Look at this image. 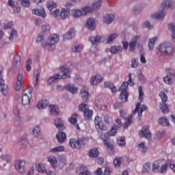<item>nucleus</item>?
Masks as SVG:
<instances>
[{
	"label": "nucleus",
	"mask_w": 175,
	"mask_h": 175,
	"mask_svg": "<svg viewBox=\"0 0 175 175\" xmlns=\"http://www.w3.org/2000/svg\"><path fill=\"white\" fill-rule=\"evenodd\" d=\"M25 166H27V161L24 159H16L14 162V168L17 173L21 175L26 174Z\"/></svg>",
	"instance_id": "4"
},
{
	"label": "nucleus",
	"mask_w": 175,
	"mask_h": 175,
	"mask_svg": "<svg viewBox=\"0 0 175 175\" xmlns=\"http://www.w3.org/2000/svg\"><path fill=\"white\" fill-rule=\"evenodd\" d=\"M98 155H99V151L96 148L90 150L89 152V157H90V158H96Z\"/></svg>",
	"instance_id": "47"
},
{
	"label": "nucleus",
	"mask_w": 175,
	"mask_h": 175,
	"mask_svg": "<svg viewBox=\"0 0 175 175\" xmlns=\"http://www.w3.org/2000/svg\"><path fill=\"white\" fill-rule=\"evenodd\" d=\"M138 94H139V100L143 103L144 100V93H143V88L141 85L138 86Z\"/></svg>",
	"instance_id": "52"
},
{
	"label": "nucleus",
	"mask_w": 175,
	"mask_h": 175,
	"mask_svg": "<svg viewBox=\"0 0 175 175\" xmlns=\"http://www.w3.org/2000/svg\"><path fill=\"white\" fill-rule=\"evenodd\" d=\"M27 144H28V141L25 137H21L18 140V146H21V150L27 147Z\"/></svg>",
	"instance_id": "37"
},
{
	"label": "nucleus",
	"mask_w": 175,
	"mask_h": 175,
	"mask_svg": "<svg viewBox=\"0 0 175 175\" xmlns=\"http://www.w3.org/2000/svg\"><path fill=\"white\" fill-rule=\"evenodd\" d=\"M44 39H46V34L43 33H40L37 39H36V42H38V43H44Z\"/></svg>",
	"instance_id": "60"
},
{
	"label": "nucleus",
	"mask_w": 175,
	"mask_h": 175,
	"mask_svg": "<svg viewBox=\"0 0 175 175\" xmlns=\"http://www.w3.org/2000/svg\"><path fill=\"white\" fill-rule=\"evenodd\" d=\"M9 88L5 84V81L2 79V70H0V91L1 94L6 96L8 95Z\"/></svg>",
	"instance_id": "9"
},
{
	"label": "nucleus",
	"mask_w": 175,
	"mask_h": 175,
	"mask_svg": "<svg viewBox=\"0 0 175 175\" xmlns=\"http://www.w3.org/2000/svg\"><path fill=\"white\" fill-rule=\"evenodd\" d=\"M126 88H128V82H124L120 86L118 91H120V92H127Z\"/></svg>",
	"instance_id": "64"
},
{
	"label": "nucleus",
	"mask_w": 175,
	"mask_h": 175,
	"mask_svg": "<svg viewBox=\"0 0 175 175\" xmlns=\"http://www.w3.org/2000/svg\"><path fill=\"white\" fill-rule=\"evenodd\" d=\"M70 16V10L69 9H62L60 12V17L62 20H65V18H68Z\"/></svg>",
	"instance_id": "23"
},
{
	"label": "nucleus",
	"mask_w": 175,
	"mask_h": 175,
	"mask_svg": "<svg viewBox=\"0 0 175 175\" xmlns=\"http://www.w3.org/2000/svg\"><path fill=\"white\" fill-rule=\"evenodd\" d=\"M159 124L163 125V126H169L170 125L169 120L165 116L159 119Z\"/></svg>",
	"instance_id": "44"
},
{
	"label": "nucleus",
	"mask_w": 175,
	"mask_h": 175,
	"mask_svg": "<svg viewBox=\"0 0 175 175\" xmlns=\"http://www.w3.org/2000/svg\"><path fill=\"white\" fill-rule=\"evenodd\" d=\"M100 139L103 140V143L105 146H106V147L110 148V150H113V148H114V146L112 144H110V143H109L108 138L106 136V134H102L100 135Z\"/></svg>",
	"instance_id": "21"
},
{
	"label": "nucleus",
	"mask_w": 175,
	"mask_h": 175,
	"mask_svg": "<svg viewBox=\"0 0 175 175\" xmlns=\"http://www.w3.org/2000/svg\"><path fill=\"white\" fill-rule=\"evenodd\" d=\"M163 81L168 85H173V79H172V75H167L163 78Z\"/></svg>",
	"instance_id": "55"
},
{
	"label": "nucleus",
	"mask_w": 175,
	"mask_h": 175,
	"mask_svg": "<svg viewBox=\"0 0 175 175\" xmlns=\"http://www.w3.org/2000/svg\"><path fill=\"white\" fill-rule=\"evenodd\" d=\"M92 110L88 108V109H85L83 113V117L85 120H92V114H93Z\"/></svg>",
	"instance_id": "28"
},
{
	"label": "nucleus",
	"mask_w": 175,
	"mask_h": 175,
	"mask_svg": "<svg viewBox=\"0 0 175 175\" xmlns=\"http://www.w3.org/2000/svg\"><path fill=\"white\" fill-rule=\"evenodd\" d=\"M80 95L83 100V102H87L90 99V93L86 89H82L80 92Z\"/></svg>",
	"instance_id": "22"
},
{
	"label": "nucleus",
	"mask_w": 175,
	"mask_h": 175,
	"mask_svg": "<svg viewBox=\"0 0 175 175\" xmlns=\"http://www.w3.org/2000/svg\"><path fill=\"white\" fill-rule=\"evenodd\" d=\"M131 124H132V115H130L128 116L127 120L123 125L124 129H126L128 128V126H129V125H131Z\"/></svg>",
	"instance_id": "63"
},
{
	"label": "nucleus",
	"mask_w": 175,
	"mask_h": 175,
	"mask_svg": "<svg viewBox=\"0 0 175 175\" xmlns=\"http://www.w3.org/2000/svg\"><path fill=\"white\" fill-rule=\"evenodd\" d=\"M59 79L60 78L58 76V74L55 75L53 77H51L48 79V83L53 84V83H57V80H59Z\"/></svg>",
	"instance_id": "59"
},
{
	"label": "nucleus",
	"mask_w": 175,
	"mask_h": 175,
	"mask_svg": "<svg viewBox=\"0 0 175 175\" xmlns=\"http://www.w3.org/2000/svg\"><path fill=\"white\" fill-rule=\"evenodd\" d=\"M147 107L146 105H141L140 103H137L135 109L133 111V114H136V113H138L139 117H142L143 114V111H146L147 110Z\"/></svg>",
	"instance_id": "11"
},
{
	"label": "nucleus",
	"mask_w": 175,
	"mask_h": 175,
	"mask_svg": "<svg viewBox=\"0 0 175 175\" xmlns=\"http://www.w3.org/2000/svg\"><path fill=\"white\" fill-rule=\"evenodd\" d=\"M23 83V74H18L17 77V81L15 86L16 91H20L21 88V84Z\"/></svg>",
	"instance_id": "25"
},
{
	"label": "nucleus",
	"mask_w": 175,
	"mask_h": 175,
	"mask_svg": "<svg viewBox=\"0 0 175 175\" xmlns=\"http://www.w3.org/2000/svg\"><path fill=\"white\" fill-rule=\"evenodd\" d=\"M32 99V90L29 88L25 89L23 92L22 105H27L31 103Z\"/></svg>",
	"instance_id": "5"
},
{
	"label": "nucleus",
	"mask_w": 175,
	"mask_h": 175,
	"mask_svg": "<svg viewBox=\"0 0 175 175\" xmlns=\"http://www.w3.org/2000/svg\"><path fill=\"white\" fill-rule=\"evenodd\" d=\"M173 5V1L172 0H164L163 2L161 3V8L163 10L169 9V8L172 7Z\"/></svg>",
	"instance_id": "38"
},
{
	"label": "nucleus",
	"mask_w": 175,
	"mask_h": 175,
	"mask_svg": "<svg viewBox=\"0 0 175 175\" xmlns=\"http://www.w3.org/2000/svg\"><path fill=\"white\" fill-rule=\"evenodd\" d=\"M159 96L161 99V103H166V102H167V95L165 94V92H161L159 94Z\"/></svg>",
	"instance_id": "62"
},
{
	"label": "nucleus",
	"mask_w": 175,
	"mask_h": 175,
	"mask_svg": "<svg viewBox=\"0 0 175 175\" xmlns=\"http://www.w3.org/2000/svg\"><path fill=\"white\" fill-rule=\"evenodd\" d=\"M64 151H65V147H64L62 146L55 147V148H53L50 150V152H52L54 154H55L57 152H64Z\"/></svg>",
	"instance_id": "48"
},
{
	"label": "nucleus",
	"mask_w": 175,
	"mask_h": 175,
	"mask_svg": "<svg viewBox=\"0 0 175 175\" xmlns=\"http://www.w3.org/2000/svg\"><path fill=\"white\" fill-rule=\"evenodd\" d=\"M75 33H76V30L75 28H70L68 31L63 35V40H70L74 36Z\"/></svg>",
	"instance_id": "12"
},
{
	"label": "nucleus",
	"mask_w": 175,
	"mask_h": 175,
	"mask_svg": "<svg viewBox=\"0 0 175 175\" xmlns=\"http://www.w3.org/2000/svg\"><path fill=\"white\" fill-rule=\"evenodd\" d=\"M128 92H120V98L121 100H122V102H128Z\"/></svg>",
	"instance_id": "61"
},
{
	"label": "nucleus",
	"mask_w": 175,
	"mask_h": 175,
	"mask_svg": "<svg viewBox=\"0 0 175 175\" xmlns=\"http://www.w3.org/2000/svg\"><path fill=\"white\" fill-rule=\"evenodd\" d=\"M81 11L83 16H87V14L91 13V12H94V10L91 6H85L81 9Z\"/></svg>",
	"instance_id": "43"
},
{
	"label": "nucleus",
	"mask_w": 175,
	"mask_h": 175,
	"mask_svg": "<svg viewBox=\"0 0 175 175\" xmlns=\"http://www.w3.org/2000/svg\"><path fill=\"white\" fill-rule=\"evenodd\" d=\"M51 29V27H50V25L49 23H44L42 25V32L41 33H44L45 35L46 33H50V30Z\"/></svg>",
	"instance_id": "40"
},
{
	"label": "nucleus",
	"mask_w": 175,
	"mask_h": 175,
	"mask_svg": "<svg viewBox=\"0 0 175 175\" xmlns=\"http://www.w3.org/2000/svg\"><path fill=\"white\" fill-rule=\"evenodd\" d=\"M69 122L72 125H75V128L79 131L80 129V126H79V124H77V114H74L71 116V118L69 119Z\"/></svg>",
	"instance_id": "27"
},
{
	"label": "nucleus",
	"mask_w": 175,
	"mask_h": 175,
	"mask_svg": "<svg viewBox=\"0 0 175 175\" xmlns=\"http://www.w3.org/2000/svg\"><path fill=\"white\" fill-rule=\"evenodd\" d=\"M102 80H103V77L97 74L91 77L90 84H92V85H98L100 83H102Z\"/></svg>",
	"instance_id": "13"
},
{
	"label": "nucleus",
	"mask_w": 175,
	"mask_h": 175,
	"mask_svg": "<svg viewBox=\"0 0 175 175\" xmlns=\"http://www.w3.org/2000/svg\"><path fill=\"white\" fill-rule=\"evenodd\" d=\"M55 125L59 131H62V129L65 128L64 126V121H62V119L61 118H57L55 120Z\"/></svg>",
	"instance_id": "30"
},
{
	"label": "nucleus",
	"mask_w": 175,
	"mask_h": 175,
	"mask_svg": "<svg viewBox=\"0 0 175 175\" xmlns=\"http://www.w3.org/2000/svg\"><path fill=\"white\" fill-rule=\"evenodd\" d=\"M12 66L14 68H20L21 66V56L16 55L13 60Z\"/></svg>",
	"instance_id": "19"
},
{
	"label": "nucleus",
	"mask_w": 175,
	"mask_h": 175,
	"mask_svg": "<svg viewBox=\"0 0 175 175\" xmlns=\"http://www.w3.org/2000/svg\"><path fill=\"white\" fill-rule=\"evenodd\" d=\"M139 135L146 139H151V131L147 127H143L141 131H139Z\"/></svg>",
	"instance_id": "16"
},
{
	"label": "nucleus",
	"mask_w": 175,
	"mask_h": 175,
	"mask_svg": "<svg viewBox=\"0 0 175 175\" xmlns=\"http://www.w3.org/2000/svg\"><path fill=\"white\" fill-rule=\"evenodd\" d=\"M102 6V0H95L94 2L92 3V8L93 10H95L96 9H99Z\"/></svg>",
	"instance_id": "56"
},
{
	"label": "nucleus",
	"mask_w": 175,
	"mask_h": 175,
	"mask_svg": "<svg viewBox=\"0 0 175 175\" xmlns=\"http://www.w3.org/2000/svg\"><path fill=\"white\" fill-rule=\"evenodd\" d=\"M71 16L74 18H79V17H81V16H83V15L81 10L79 9H73L71 10Z\"/></svg>",
	"instance_id": "24"
},
{
	"label": "nucleus",
	"mask_w": 175,
	"mask_h": 175,
	"mask_svg": "<svg viewBox=\"0 0 175 175\" xmlns=\"http://www.w3.org/2000/svg\"><path fill=\"white\" fill-rule=\"evenodd\" d=\"M49 106V101L47 100H42L38 103L37 107L38 109H45V107H47Z\"/></svg>",
	"instance_id": "42"
},
{
	"label": "nucleus",
	"mask_w": 175,
	"mask_h": 175,
	"mask_svg": "<svg viewBox=\"0 0 175 175\" xmlns=\"http://www.w3.org/2000/svg\"><path fill=\"white\" fill-rule=\"evenodd\" d=\"M66 88L67 91H69L71 94H77V91H79V88L70 84L66 85Z\"/></svg>",
	"instance_id": "35"
},
{
	"label": "nucleus",
	"mask_w": 175,
	"mask_h": 175,
	"mask_svg": "<svg viewBox=\"0 0 175 175\" xmlns=\"http://www.w3.org/2000/svg\"><path fill=\"white\" fill-rule=\"evenodd\" d=\"M36 169L38 172V173H47V170H46V167H44V164L43 163L36 164Z\"/></svg>",
	"instance_id": "31"
},
{
	"label": "nucleus",
	"mask_w": 175,
	"mask_h": 175,
	"mask_svg": "<svg viewBox=\"0 0 175 175\" xmlns=\"http://www.w3.org/2000/svg\"><path fill=\"white\" fill-rule=\"evenodd\" d=\"M165 16H166V14L165 13V11L162 10L152 14V18H157V20H163V18H165Z\"/></svg>",
	"instance_id": "20"
},
{
	"label": "nucleus",
	"mask_w": 175,
	"mask_h": 175,
	"mask_svg": "<svg viewBox=\"0 0 175 175\" xmlns=\"http://www.w3.org/2000/svg\"><path fill=\"white\" fill-rule=\"evenodd\" d=\"M94 124L96 125V129L97 131H105L106 129V127L103 124V122L102 121V118L99 116H96L94 120Z\"/></svg>",
	"instance_id": "10"
},
{
	"label": "nucleus",
	"mask_w": 175,
	"mask_h": 175,
	"mask_svg": "<svg viewBox=\"0 0 175 175\" xmlns=\"http://www.w3.org/2000/svg\"><path fill=\"white\" fill-rule=\"evenodd\" d=\"M159 109L162 111L163 114H167L169 113V105L166 103H161L159 106Z\"/></svg>",
	"instance_id": "36"
},
{
	"label": "nucleus",
	"mask_w": 175,
	"mask_h": 175,
	"mask_svg": "<svg viewBox=\"0 0 175 175\" xmlns=\"http://www.w3.org/2000/svg\"><path fill=\"white\" fill-rule=\"evenodd\" d=\"M48 162H49L52 166V167H57V159L51 156L47 158Z\"/></svg>",
	"instance_id": "51"
},
{
	"label": "nucleus",
	"mask_w": 175,
	"mask_h": 175,
	"mask_svg": "<svg viewBox=\"0 0 175 175\" xmlns=\"http://www.w3.org/2000/svg\"><path fill=\"white\" fill-rule=\"evenodd\" d=\"M168 29H170V31L172 33L171 36H172V40L174 42H175V25H174V24L170 23L168 25Z\"/></svg>",
	"instance_id": "50"
},
{
	"label": "nucleus",
	"mask_w": 175,
	"mask_h": 175,
	"mask_svg": "<svg viewBox=\"0 0 175 175\" xmlns=\"http://www.w3.org/2000/svg\"><path fill=\"white\" fill-rule=\"evenodd\" d=\"M83 144V139H75V138H71L69 140V146L72 148H77V149H80L81 148Z\"/></svg>",
	"instance_id": "8"
},
{
	"label": "nucleus",
	"mask_w": 175,
	"mask_h": 175,
	"mask_svg": "<svg viewBox=\"0 0 175 175\" xmlns=\"http://www.w3.org/2000/svg\"><path fill=\"white\" fill-rule=\"evenodd\" d=\"M115 16L113 14H105L103 18V21L104 24H107L109 25V24H111L113 21H114Z\"/></svg>",
	"instance_id": "15"
},
{
	"label": "nucleus",
	"mask_w": 175,
	"mask_h": 175,
	"mask_svg": "<svg viewBox=\"0 0 175 175\" xmlns=\"http://www.w3.org/2000/svg\"><path fill=\"white\" fill-rule=\"evenodd\" d=\"M122 161L124 159L122 157H117L113 160V165L115 167H120L121 166V163H122Z\"/></svg>",
	"instance_id": "54"
},
{
	"label": "nucleus",
	"mask_w": 175,
	"mask_h": 175,
	"mask_svg": "<svg viewBox=\"0 0 175 175\" xmlns=\"http://www.w3.org/2000/svg\"><path fill=\"white\" fill-rule=\"evenodd\" d=\"M117 144L120 147H125V145L126 144V142L125 141V137H120L118 138Z\"/></svg>",
	"instance_id": "57"
},
{
	"label": "nucleus",
	"mask_w": 175,
	"mask_h": 175,
	"mask_svg": "<svg viewBox=\"0 0 175 175\" xmlns=\"http://www.w3.org/2000/svg\"><path fill=\"white\" fill-rule=\"evenodd\" d=\"M173 46L170 43H161L157 46V54H160L162 56L171 55V54H173Z\"/></svg>",
	"instance_id": "3"
},
{
	"label": "nucleus",
	"mask_w": 175,
	"mask_h": 175,
	"mask_svg": "<svg viewBox=\"0 0 175 175\" xmlns=\"http://www.w3.org/2000/svg\"><path fill=\"white\" fill-rule=\"evenodd\" d=\"M70 68L68 66H62L60 68V72L59 74H57V76L59 77V79H69L70 77Z\"/></svg>",
	"instance_id": "7"
},
{
	"label": "nucleus",
	"mask_w": 175,
	"mask_h": 175,
	"mask_svg": "<svg viewBox=\"0 0 175 175\" xmlns=\"http://www.w3.org/2000/svg\"><path fill=\"white\" fill-rule=\"evenodd\" d=\"M33 135L35 136V137H39V136L42 135V131L39 126H36L33 129Z\"/></svg>",
	"instance_id": "45"
},
{
	"label": "nucleus",
	"mask_w": 175,
	"mask_h": 175,
	"mask_svg": "<svg viewBox=\"0 0 175 175\" xmlns=\"http://www.w3.org/2000/svg\"><path fill=\"white\" fill-rule=\"evenodd\" d=\"M136 46H140V36H134L129 44V51L133 53L136 49Z\"/></svg>",
	"instance_id": "6"
},
{
	"label": "nucleus",
	"mask_w": 175,
	"mask_h": 175,
	"mask_svg": "<svg viewBox=\"0 0 175 175\" xmlns=\"http://www.w3.org/2000/svg\"><path fill=\"white\" fill-rule=\"evenodd\" d=\"M100 39H102V36H96L95 37H90V41L91 42L92 44H93V46H98V44L100 43Z\"/></svg>",
	"instance_id": "26"
},
{
	"label": "nucleus",
	"mask_w": 175,
	"mask_h": 175,
	"mask_svg": "<svg viewBox=\"0 0 175 175\" xmlns=\"http://www.w3.org/2000/svg\"><path fill=\"white\" fill-rule=\"evenodd\" d=\"M137 148L142 154H146V152H147V146H146L145 142H140L138 144Z\"/></svg>",
	"instance_id": "39"
},
{
	"label": "nucleus",
	"mask_w": 175,
	"mask_h": 175,
	"mask_svg": "<svg viewBox=\"0 0 175 175\" xmlns=\"http://www.w3.org/2000/svg\"><path fill=\"white\" fill-rule=\"evenodd\" d=\"M33 14H36V16H39V17H42V18H45V17L47 16L46 14V11H44V8L43 7H41L38 9H33L32 10Z\"/></svg>",
	"instance_id": "14"
},
{
	"label": "nucleus",
	"mask_w": 175,
	"mask_h": 175,
	"mask_svg": "<svg viewBox=\"0 0 175 175\" xmlns=\"http://www.w3.org/2000/svg\"><path fill=\"white\" fill-rule=\"evenodd\" d=\"M86 27L88 29H94L95 28V19L90 18L86 21Z\"/></svg>",
	"instance_id": "29"
},
{
	"label": "nucleus",
	"mask_w": 175,
	"mask_h": 175,
	"mask_svg": "<svg viewBox=\"0 0 175 175\" xmlns=\"http://www.w3.org/2000/svg\"><path fill=\"white\" fill-rule=\"evenodd\" d=\"M14 114L15 115V125H20V122L21 121V116H20V111L18 110V107H14Z\"/></svg>",
	"instance_id": "18"
},
{
	"label": "nucleus",
	"mask_w": 175,
	"mask_h": 175,
	"mask_svg": "<svg viewBox=\"0 0 175 175\" xmlns=\"http://www.w3.org/2000/svg\"><path fill=\"white\" fill-rule=\"evenodd\" d=\"M46 8L50 10V12H51L53 9L57 8V3H55L53 0H49L46 2Z\"/></svg>",
	"instance_id": "41"
},
{
	"label": "nucleus",
	"mask_w": 175,
	"mask_h": 175,
	"mask_svg": "<svg viewBox=\"0 0 175 175\" xmlns=\"http://www.w3.org/2000/svg\"><path fill=\"white\" fill-rule=\"evenodd\" d=\"M122 51V47L120 46H113L110 48L111 54H120Z\"/></svg>",
	"instance_id": "33"
},
{
	"label": "nucleus",
	"mask_w": 175,
	"mask_h": 175,
	"mask_svg": "<svg viewBox=\"0 0 175 175\" xmlns=\"http://www.w3.org/2000/svg\"><path fill=\"white\" fill-rule=\"evenodd\" d=\"M169 165L167 163L162 160H156L153 162L152 171L153 173H160L161 174H165L167 172V167Z\"/></svg>",
	"instance_id": "2"
},
{
	"label": "nucleus",
	"mask_w": 175,
	"mask_h": 175,
	"mask_svg": "<svg viewBox=\"0 0 175 175\" xmlns=\"http://www.w3.org/2000/svg\"><path fill=\"white\" fill-rule=\"evenodd\" d=\"M158 38L154 37L152 38L149 39L148 47L150 51H152L154 50V47L155 46V42H157V40Z\"/></svg>",
	"instance_id": "32"
},
{
	"label": "nucleus",
	"mask_w": 175,
	"mask_h": 175,
	"mask_svg": "<svg viewBox=\"0 0 175 175\" xmlns=\"http://www.w3.org/2000/svg\"><path fill=\"white\" fill-rule=\"evenodd\" d=\"M151 170V163H146L143 165L142 173H149Z\"/></svg>",
	"instance_id": "58"
},
{
	"label": "nucleus",
	"mask_w": 175,
	"mask_h": 175,
	"mask_svg": "<svg viewBox=\"0 0 175 175\" xmlns=\"http://www.w3.org/2000/svg\"><path fill=\"white\" fill-rule=\"evenodd\" d=\"M49 111L53 116H58L59 114V109L55 105H50Z\"/></svg>",
	"instance_id": "34"
},
{
	"label": "nucleus",
	"mask_w": 175,
	"mask_h": 175,
	"mask_svg": "<svg viewBox=\"0 0 175 175\" xmlns=\"http://www.w3.org/2000/svg\"><path fill=\"white\" fill-rule=\"evenodd\" d=\"M17 36H18L17 30L12 29L9 37V40H10L11 42H13V40H16V39H17Z\"/></svg>",
	"instance_id": "53"
},
{
	"label": "nucleus",
	"mask_w": 175,
	"mask_h": 175,
	"mask_svg": "<svg viewBox=\"0 0 175 175\" xmlns=\"http://www.w3.org/2000/svg\"><path fill=\"white\" fill-rule=\"evenodd\" d=\"M104 87L105 88H109L111 92H116L117 91V88H116V87H114V85L110 82H105L104 83Z\"/></svg>",
	"instance_id": "49"
},
{
	"label": "nucleus",
	"mask_w": 175,
	"mask_h": 175,
	"mask_svg": "<svg viewBox=\"0 0 175 175\" xmlns=\"http://www.w3.org/2000/svg\"><path fill=\"white\" fill-rule=\"evenodd\" d=\"M59 42V36L57 34H51L45 42H42V46L45 50L53 51L55 49V44Z\"/></svg>",
	"instance_id": "1"
},
{
	"label": "nucleus",
	"mask_w": 175,
	"mask_h": 175,
	"mask_svg": "<svg viewBox=\"0 0 175 175\" xmlns=\"http://www.w3.org/2000/svg\"><path fill=\"white\" fill-rule=\"evenodd\" d=\"M55 137L58 143H60L61 144L66 142V134L62 131H60L58 133H57Z\"/></svg>",
	"instance_id": "17"
},
{
	"label": "nucleus",
	"mask_w": 175,
	"mask_h": 175,
	"mask_svg": "<svg viewBox=\"0 0 175 175\" xmlns=\"http://www.w3.org/2000/svg\"><path fill=\"white\" fill-rule=\"evenodd\" d=\"M1 161H3V162H5V163H4V166L6 163H10L12 162V157L9 154L1 155Z\"/></svg>",
	"instance_id": "46"
}]
</instances>
